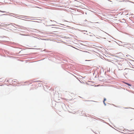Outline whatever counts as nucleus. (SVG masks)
<instances>
[{"instance_id":"f257e3e1","label":"nucleus","mask_w":134,"mask_h":134,"mask_svg":"<svg viewBox=\"0 0 134 134\" xmlns=\"http://www.w3.org/2000/svg\"><path fill=\"white\" fill-rule=\"evenodd\" d=\"M17 81L16 80H13L12 82V84H13L14 85H16V84L14 83L15 82L16 83H17Z\"/></svg>"},{"instance_id":"f03ea898","label":"nucleus","mask_w":134,"mask_h":134,"mask_svg":"<svg viewBox=\"0 0 134 134\" xmlns=\"http://www.w3.org/2000/svg\"><path fill=\"white\" fill-rule=\"evenodd\" d=\"M124 83L125 84L128 85L129 86H131V85L130 84H129V83H126V82H124Z\"/></svg>"},{"instance_id":"7ed1b4c3","label":"nucleus","mask_w":134,"mask_h":134,"mask_svg":"<svg viewBox=\"0 0 134 134\" xmlns=\"http://www.w3.org/2000/svg\"><path fill=\"white\" fill-rule=\"evenodd\" d=\"M106 99H105V98H104V101H103V102H104V104H105H105L104 102H105V101L106 100Z\"/></svg>"}]
</instances>
